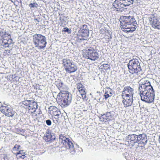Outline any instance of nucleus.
<instances>
[{
	"instance_id": "nucleus-1",
	"label": "nucleus",
	"mask_w": 160,
	"mask_h": 160,
	"mask_svg": "<svg viewBox=\"0 0 160 160\" xmlns=\"http://www.w3.org/2000/svg\"><path fill=\"white\" fill-rule=\"evenodd\" d=\"M133 0H115L112 4L114 10L121 11L126 9V7L133 4Z\"/></svg>"
},
{
	"instance_id": "nucleus-2",
	"label": "nucleus",
	"mask_w": 160,
	"mask_h": 160,
	"mask_svg": "<svg viewBox=\"0 0 160 160\" xmlns=\"http://www.w3.org/2000/svg\"><path fill=\"white\" fill-rule=\"evenodd\" d=\"M32 39L35 47L39 49H44L47 44L45 36L40 34H35L32 36Z\"/></svg>"
},
{
	"instance_id": "nucleus-3",
	"label": "nucleus",
	"mask_w": 160,
	"mask_h": 160,
	"mask_svg": "<svg viewBox=\"0 0 160 160\" xmlns=\"http://www.w3.org/2000/svg\"><path fill=\"white\" fill-rule=\"evenodd\" d=\"M57 98L59 102H61L65 107H67L71 103L72 95L68 92H60L57 96Z\"/></svg>"
},
{
	"instance_id": "nucleus-4",
	"label": "nucleus",
	"mask_w": 160,
	"mask_h": 160,
	"mask_svg": "<svg viewBox=\"0 0 160 160\" xmlns=\"http://www.w3.org/2000/svg\"><path fill=\"white\" fill-rule=\"evenodd\" d=\"M128 66L130 72L132 74H138L142 70L138 58L130 60L128 64Z\"/></svg>"
},
{
	"instance_id": "nucleus-5",
	"label": "nucleus",
	"mask_w": 160,
	"mask_h": 160,
	"mask_svg": "<svg viewBox=\"0 0 160 160\" xmlns=\"http://www.w3.org/2000/svg\"><path fill=\"white\" fill-rule=\"evenodd\" d=\"M139 93L142 101L148 103L153 102L155 96L154 90L139 91Z\"/></svg>"
},
{
	"instance_id": "nucleus-6",
	"label": "nucleus",
	"mask_w": 160,
	"mask_h": 160,
	"mask_svg": "<svg viewBox=\"0 0 160 160\" xmlns=\"http://www.w3.org/2000/svg\"><path fill=\"white\" fill-rule=\"evenodd\" d=\"M59 140L61 143H62L67 148H68L71 153L72 154H74L75 153V151L73 144L70 139L66 137L64 135L61 134L59 137Z\"/></svg>"
},
{
	"instance_id": "nucleus-7",
	"label": "nucleus",
	"mask_w": 160,
	"mask_h": 160,
	"mask_svg": "<svg viewBox=\"0 0 160 160\" xmlns=\"http://www.w3.org/2000/svg\"><path fill=\"white\" fill-rule=\"evenodd\" d=\"M84 56L86 58L95 61L98 59L99 55L96 50L93 48L90 47L86 51Z\"/></svg>"
},
{
	"instance_id": "nucleus-8",
	"label": "nucleus",
	"mask_w": 160,
	"mask_h": 160,
	"mask_svg": "<svg viewBox=\"0 0 160 160\" xmlns=\"http://www.w3.org/2000/svg\"><path fill=\"white\" fill-rule=\"evenodd\" d=\"M150 23L155 29H160V18H158L153 14H152L149 18Z\"/></svg>"
},
{
	"instance_id": "nucleus-9",
	"label": "nucleus",
	"mask_w": 160,
	"mask_h": 160,
	"mask_svg": "<svg viewBox=\"0 0 160 160\" xmlns=\"http://www.w3.org/2000/svg\"><path fill=\"white\" fill-rule=\"evenodd\" d=\"M133 89L129 86L124 87L122 92V98H133Z\"/></svg>"
},
{
	"instance_id": "nucleus-10",
	"label": "nucleus",
	"mask_w": 160,
	"mask_h": 160,
	"mask_svg": "<svg viewBox=\"0 0 160 160\" xmlns=\"http://www.w3.org/2000/svg\"><path fill=\"white\" fill-rule=\"evenodd\" d=\"M139 91L153 90L152 87L149 81L146 80L141 82L139 84Z\"/></svg>"
},
{
	"instance_id": "nucleus-11",
	"label": "nucleus",
	"mask_w": 160,
	"mask_h": 160,
	"mask_svg": "<svg viewBox=\"0 0 160 160\" xmlns=\"http://www.w3.org/2000/svg\"><path fill=\"white\" fill-rule=\"evenodd\" d=\"M78 35L79 40H87L89 35V29H80Z\"/></svg>"
},
{
	"instance_id": "nucleus-12",
	"label": "nucleus",
	"mask_w": 160,
	"mask_h": 160,
	"mask_svg": "<svg viewBox=\"0 0 160 160\" xmlns=\"http://www.w3.org/2000/svg\"><path fill=\"white\" fill-rule=\"evenodd\" d=\"M124 19L125 21L124 23L127 25L129 24H132V26H137V24L135 20V19L133 16H125L124 17Z\"/></svg>"
},
{
	"instance_id": "nucleus-13",
	"label": "nucleus",
	"mask_w": 160,
	"mask_h": 160,
	"mask_svg": "<svg viewBox=\"0 0 160 160\" xmlns=\"http://www.w3.org/2000/svg\"><path fill=\"white\" fill-rule=\"evenodd\" d=\"M139 138V135H137L135 134H130L126 137V139L130 140L131 142L134 143L138 142Z\"/></svg>"
},
{
	"instance_id": "nucleus-14",
	"label": "nucleus",
	"mask_w": 160,
	"mask_h": 160,
	"mask_svg": "<svg viewBox=\"0 0 160 160\" xmlns=\"http://www.w3.org/2000/svg\"><path fill=\"white\" fill-rule=\"evenodd\" d=\"M65 70L68 73H71L77 71L78 68L76 65L73 62L68 67L66 68Z\"/></svg>"
},
{
	"instance_id": "nucleus-15",
	"label": "nucleus",
	"mask_w": 160,
	"mask_h": 160,
	"mask_svg": "<svg viewBox=\"0 0 160 160\" xmlns=\"http://www.w3.org/2000/svg\"><path fill=\"white\" fill-rule=\"evenodd\" d=\"M43 139L46 142H53L55 139V137L53 133L46 132L43 137Z\"/></svg>"
},
{
	"instance_id": "nucleus-16",
	"label": "nucleus",
	"mask_w": 160,
	"mask_h": 160,
	"mask_svg": "<svg viewBox=\"0 0 160 160\" xmlns=\"http://www.w3.org/2000/svg\"><path fill=\"white\" fill-rule=\"evenodd\" d=\"M112 117L110 112H107L106 113L102 115L100 119H102V121L105 122L109 121L111 120Z\"/></svg>"
},
{
	"instance_id": "nucleus-17",
	"label": "nucleus",
	"mask_w": 160,
	"mask_h": 160,
	"mask_svg": "<svg viewBox=\"0 0 160 160\" xmlns=\"http://www.w3.org/2000/svg\"><path fill=\"white\" fill-rule=\"evenodd\" d=\"M123 100L122 102L124 106L125 107H128L132 105V98H122Z\"/></svg>"
},
{
	"instance_id": "nucleus-18",
	"label": "nucleus",
	"mask_w": 160,
	"mask_h": 160,
	"mask_svg": "<svg viewBox=\"0 0 160 160\" xmlns=\"http://www.w3.org/2000/svg\"><path fill=\"white\" fill-rule=\"evenodd\" d=\"M38 106L36 102L31 100L30 103L28 107V109L29 110H32L33 112H35L36 109L38 108Z\"/></svg>"
},
{
	"instance_id": "nucleus-19",
	"label": "nucleus",
	"mask_w": 160,
	"mask_h": 160,
	"mask_svg": "<svg viewBox=\"0 0 160 160\" xmlns=\"http://www.w3.org/2000/svg\"><path fill=\"white\" fill-rule=\"evenodd\" d=\"M77 89L78 90V91L80 94V95L82 96V99L83 100H86L87 98L86 96V92L85 91L84 87L78 88Z\"/></svg>"
},
{
	"instance_id": "nucleus-20",
	"label": "nucleus",
	"mask_w": 160,
	"mask_h": 160,
	"mask_svg": "<svg viewBox=\"0 0 160 160\" xmlns=\"http://www.w3.org/2000/svg\"><path fill=\"white\" fill-rule=\"evenodd\" d=\"M139 139L138 140V142L140 141V142H142L143 145L146 144L147 142V136L145 134H139Z\"/></svg>"
},
{
	"instance_id": "nucleus-21",
	"label": "nucleus",
	"mask_w": 160,
	"mask_h": 160,
	"mask_svg": "<svg viewBox=\"0 0 160 160\" xmlns=\"http://www.w3.org/2000/svg\"><path fill=\"white\" fill-rule=\"evenodd\" d=\"M15 113V112L13 111L12 108H7L6 111L5 112L4 114L6 116L8 117H12Z\"/></svg>"
},
{
	"instance_id": "nucleus-22",
	"label": "nucleus",
	"mask_w": 160,
	"mask_h": 160,
	"mask_svg": "<svg viewBox=\"0 0 160 160\" xmlns=\"http://www.w3.org/2000/svg\"><path fill=\"white\" fill-rule=\"evenodd\" d=\"M56 84L58 88L61 91L60 92H63L62 90L64 88L65 86L62 82L58 80L56 82Z\"/></svg>"
},
{
	"instance_id": "nucleus-23",
	"label": "nucleus",
	"mask_w": 160,
	"mask_h": 160,
	"mask_svg": "<svg viewBox=\"0 0 160 160\" xmlns=\"http://www.w3.org/2000/svg\"><path fill=\"white\" fill-rule=\"evenodd\" d=\"M49 112L51 115H53V113H56L58 112H60L58 109L56 107L51 106L49 107Z\"/></svg>"
},
{
	"instance_id": "nucleus-24",
	"label": "nucleus",
	"mask_w": 160,
	"mask_h": 160,
	"mask_svg": "<svg viewBox=\"0 0 160 160\" xmlns=\"http://www.w3.org/2000/svg\"><path fill=\"white\" fill-rule=\"evenodd\" d=\"M73 62L68 58H64L62 59V64L65 68L68 67Z\"/></svg>"
},
{
	"instance_id": "nucleus-25",
	"label": "nucleus",
	"mask_w": 160,
	"mask_h": 160,
	"mask_svg": "<svg viewBox=\"0 0 160 160\" xmlns=\"http://www.w3.org/2000/svg\"><path fill=\"white\" fill-rule=\"evenodd\" d=\"M31 100H26L22 102V105H23V107L25 108H28V107L29 106Z\"/></svg>"
},
{
	"instance_id": "nucleus-26",
	"label": "nucleus",
	"mask_w": 160,
	"mask_h": 160,
	"mask_svg": "<svg viewBox=\"0 0 160 160\" xmlns=\"http://www.w3.org/2000/svg\"><path fill=\"white\" fill-rule=\"evenodd\" d=\"M8 108L7 106H4L2 105L0 107V111L3 114H4L5 113V112L6 111L7 108Z\"/></svg>"
},
{
	"instance_id": "nucleus-27",
	"label": "nucleus",
	"mask_w": 160,
	"mask_h": 160,
	"mask_svg": "<svg viewBox=\"0 0 160 160\" xmlns=\"http://www.w3.org/2000/svg\"><path fill=\"white\" fill-rule=\"evenodd\" d=\"M8 41L6 40H4L2 43V45L5 48L8 47L9 46V44L8 42Z\"/></svg>"
},
{
	"instance_id": "nucleus-28",
	"label": "nucleus",
	"mask_w": 160,
	"mask_h": 160,
	"mask_svg": "<svg viewBox=\"0 0 160 160\" xmlns=\"http://www.w3.org/2000/svg\"><path fill=\"white\" fill-rule=\"evenodd\" d=\"M29 6L31 8H37L38 6V5L37 3L36 2H31L29 4Z\"/></svg>"
},
{
	"instance_id": "nucleus-29",
	"label": "nucleus",
	"mask_w": 160,
	"mask_h": 160,
	"mask_svg": "<svg viewBox=\"0 0 160 160\" xmlns=\"http://www.w3.org/2000/svg\"><path fill=\"white\" fill-rule=\"evenodd\" d=\"M125 22V21L124 20L123 22H120V25L121 26V27L122 29H123V30H124L126 28H128L126 26L127 25L125 23H124Z\"/></svg>"
},
{
	"instance_id": "nucleus-30",
	"label": "nucleus",
	"mask_w": 160,
	"mask_h": 160,
	"mask_svg": "<svg viewBox=\"0 0 160 160\" xmlns=\"http://www.w3.org/2000/svg\"><path fill=\"white\" fill-rule=\"evenodd\" d=\"M20 146L19 145H18L17 144L15 145L13 148L12 150L13 151H18L19 150H20Z\"/></svg>"
},
{
	"instance_id": "nucleus-31",
	"label": "nucleus",
	"mask_w": 160,
	"mask_h": 160,
	"mask_svg": "<svg viewBox=\"0 0 160 160\" xmlns=\"http://www.w3.org/2000/svg\"><path fill=\"white\" fill-rule=\"evenodd\" d=\"M55 116L53 118L55 119H57L58 118L59 116H61V113L60 112H58L56 113H53V115Z\"/></svg>"
},
{
	"instance_id": "nucleus-32",
	"label": "nucleus",
	"mask_w": 160,
	"mask_h": 160,
	"mask_svg": "<svg viewBox=\"0 0 160 160\" xmlns=\"http://www.w3.org/2000/svg\"><path fill=\"white\" fill-rule=\"evenodd\" d=\"M14 154L17 155V154H20V155H23L24 154L25 152H23V150H19L17 152H13Z\"/></svg>"
},
{
	"instance_id": "nucleus-33",
	"label": "nucleus",
	"mask_w": 160,
	"mask_h": 160,
	"mask_svg": "<svg viewBox=\"0 0 160 160\" xmlns=\"http://www.w3.org/2000/svg\"><path fill=\"white\" fill-rule=\"evenodd\" d=\"M62 32H67L68 33H70L71 32V30L67 28H64L62 30Z\"/></svg>"
},
{
	"instance_id": "nucleus-34",
	"label": "nucleus",
	"mask_w": 160,
	"mask_h": 160,
	"mask_svg": "<svg viewBox=\"0 0 160 160\" xmlns=\"http://www.w3.org/2000/svg\"><path fill=\"white\" fill-rule=\"evenodd\" d=\"M137 27V26H131L130 27V28L129 30V31H131V32H132L134 31L136 28Z\"/></svg>"
},
{
	"instance_id": "nucleus-35",
	"label": "nucleus",
	"mask_w": 160,
	"mask_h": 160,
	"mask_svg": "<svg viewBox=\"0 0 160 160\" xmlns=\"http://www.w3.org/2000/svg\"><path fill=\"white\" fill-rule=\"evenodd\" d=\"M16 157L17 159H19L20 158H22L23 159L25 157V154L23 155H20V154H17L16 155Z\"/></svg>"
},
{
	"instance_id": "nucleus-36",
	"label": "nucleus",
	"mask_w": 160,
	"mask_h": 160,
	"mask_svg": "<svg viewBox=\"0 0 160 160\" xmlns=\"http://www.w3.org/2000/svg\"><path fill=\"white\" fill-rule=\"evenodd\" d=\"M11 50H6L4 51V54L5 55H9L11 54Z\"/></svg>"
},
{
	"instance_id": "nucleus-37",
	"label": "nucleus",
	"mask_w": 160,
	"mask_h": 160,
	"mask_svg": "<svg viewBox=\"0 0 160 160\" xmlns=\"http://www.w3.org/2000/svg\"><path fill=\"white\" fill-rule=\"evenodd\" d=\"M46 122L48 126H50L52 124V122L50 120H47L46 121Z\"/></svg>"
},
{
	"instance_id": "nucleus-38",
	"label": "nucleus",
	"mask_w": 160,
	"mask_h": 160,
	"mask_svg": "<svg viewBox=\"0 0 160 160\" xmlns=\"http://www.w3.org/2000/svg\"><path fill=\"white\" fill-rule=\"evenodd\" d=\"M84 87L80 83H78L77 84V88H81Z\"/></svg>"
},
{
	"instance_id": "nucleus-39",
	"label": "nucleus",
	"mask_w": 160,
	"mask_h": 160,
	"mask_svg": "<svg viewBox=\"0 0 160 160\" xmlns=\"http://www.w3.org/2000/svg\"><path fill=\"white\" fill-rule=\"evenodd\" d=\"M82 29L84 30L89 29L88 28L87 26L86 25H83V26L80 28V29Z\"/></svg>"
},
{
	"instance_id": "nucleus-40",
	"label": "nucleus",
	"mask_w": 160,
	"mask_h": 160,
	"mask_svg": "<svg viewBox=\"0 0 160 160\" xmlns=\"http://www.w3.org/2000/svg\"><path fill=\"white\" fill-rule=\"evenodd\" d=\"M102 66L105 69H107L108 68L109 65L108 64H104Z\"/></svg>"
},
{
	"instance_id": "nucleus-41",
	"label": "nucleus",
	"mask_w": 160,
	"mask_h": 160,
	"mask_svg": "<svg viewBox=\"0 0 160 160\" xmlns=\"http://www.w3.org/2000/svg\"><path fill=\"white\" fill-rule=\"evenodd\" d=\"M130 29V28H126L124 30H122V31H124L125 32H131V31H129Z\"/></svg>"
},
{
	"instance_id": "nucleus-42",
	"label": "nucleus",
	"mask_w": 160,
	"mask_h": 160,
	"mask_svg": "<svg viewBox=\"0 0 160 160\" xmlns=\"http://www.w3.org/2000/svg\"><path fill=\"white\" fill-rule=\"evenodd\" d=\"M105 96V98L106 99H107L109 97L111 96V95H110L109 94L107 93H105V95H104Z\"/></svg>"
},
{
	"instance_id": "nucleus-43",
	"label": "nucleus",
	"mask_w": 160,
	"mask_h": 160,
	"mask_svg": "<svg viewBox=\"0 0 160 160\" xmlns=\"http://www.w3.org/2000/svg\"><path fill=\"white\" fill-rule=\"evenodd\" d=\"M53 120L55 123H56L58 122V120L57 119H55L53 118Z\"/></svg>"
},
{
	"instance_id": "nucleus-44",
	"label": "nucleus",
	"mask_w": 160,
	"mask_h": 160,
	"mask_svg": "<svg viewBox=\"0 0 160 160\" xmlns=\"http://www.w3.org/2000/svg\"><path fill=\"white\" fill-rule=\"evenodd\" d=\"M126 25H127L126 26L127 27H128V28H130V27L131 26H132V24H129L128 25H127V24H126Z\"/></svg>"
},
{
	"instance_id": "nucleus-45",
	"label": "nucleus",
	"mask_w": 160,
	"mask_h": 160,
	"mask_svg": "<svg viewBox=\"0 0 160 160\" xmlns=\"http://www.w3.org/2000/svg\"><path fill=\"white\" fill-rule=\"evenodd\" d=\"M38 88H39V87H38V86H37V85H36V89H38Z\"/></svg>"
},
{
	"instance_id": "nucleus-46",
	"label": "nucleus",
	"mask_w": 160,
	"mask_h": 160,
	"mask_svg": "<svg viewBox=\"0 0 160 160\" xmlns=\"http://www.w3.org/2000/svg\"><path fill=\"white\" fill-rule=\"evenodd\" d=\"M110 93V94H112L111 92Z\"/></svg>"
},
{
	"instance_id": "nucleus-47",
	"label": "nucleus",
	"mask_w": 160,
	"mask_h": 160,
	"mask_svg": "<svg viewBox=\"0 0 160 160\" xmlns=\"http://www.w3.org/2000/svg\"><path fill=\"white\" fill-rule=\"evenodd\" d=\"M7 158V157H6L4 158L5 159V158Z\"/></svg>"
}]
</instances>
